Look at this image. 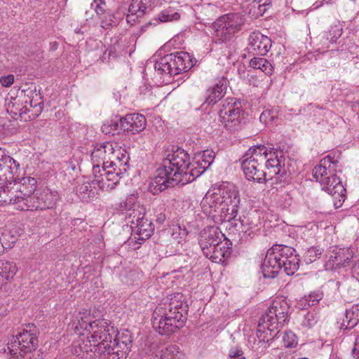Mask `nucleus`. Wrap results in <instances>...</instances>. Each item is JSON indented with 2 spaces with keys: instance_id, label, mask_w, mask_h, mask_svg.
<instances>
[{
  "instance_id": "f257e3e1",
  "label": "nucleus",
  "mask_w": 359,
  "mask_h": 359,
  "mask_svg": "<svg viewBox=\"0 0 359 359\" xmlns=\"http://www.w3.org/2000/svg\"><path fill=\"white\" fill-rule=\"evenodd\" d=\"M240 203L238 189L233 184L222 182L209 189L201 205L204 214L215 224L238 221L239 235L246 241L253 238L259 230L263 213L258 209L250 208L236 219Z\"/></svg>"
},
{
  "instance_id": "f03ea898",
  "label": "nucleus",
  "mask_w": 359,
  "mask_h": 359,
  "mask_svg": "<svg viewBox=\"0 0 359 359\" xmlns=\"http://www.w3.org/2000/svg\"><path fill=\"white\" fill-rule=\"evenodd\" d=\"M90 312L85 311L75 313L70 324L71 328L79 335L77 345L86 356L92 357L101 348H106L109 342L111 343L115 333L114 327L105 319L93 320Z\"/></svg>"
},
{
  "instance_id": "7ed1b4c3",
  "label": "nucleus",
  "mask_w": 359,
  "mask_h": 359,
  "mask_svg": "<svg viewBox=\"0 0 359 359\" xmlns=\"http://www.w3.org/2000/svg\"><path fill=\"white\" fill-rule=\"evenodd\" d=\"M194 180V170L188 153L182 149L170 153L155 172L149 190L157 194L175 185L183 186Z\"/></svg>"
},
{
  "instance_id": "20e7f679",
  "label": "nucleus",
  "mask_w": 359,
  "mask_h": 359,
  "mask_svg": "<svg viewBox=\"0 0 359 359\" xmlns=\"http://www.w3.org/2000/svg\"><path fill=\"white\" fill-rule=\"evenodd\" d=\"M188 308L186 297L182 293L163 299L153 313V327L162 335L173 333L184 325Z\"/></svg>"
},
{
  "instance_id": "39448f33",
  "label": "nucleus",
  "mask_w": 359,
  "mask_h": 359,
  "mask_svg": "<svg viewBox=\"0 0 359 359\" xmlns=\"http://www.w3.org/2000/svg\"><path fill=\"white\" fill-rule=\"evenodd\" d=\"M299 266L296 250L287 245H274L268 250L262 264L264 278H273L281 270L287 275H293Z\"/></svg>"
},
{
  "instance_id": "423d86ee",
  "label": "nucleus",
  "mask_w": 359,
  "mask_h": 359,
  "mask_svg": "<svg viewBox=\"0 0 359 359\" xmlns=\"http://www.w3.org/2000/svg\"><path fill=\"white\" fill-rule=\"evenodd\" d=\"M289 306L285 299H274L260 318L257 330L259 341H269L278 333L287 319Z\"/></svg>"
},
{
  "instance_id": "0eeeda50",
  "label": "nucleus",
  "mask_w": 359,
  "mask_h": 359,
  "mask_svg": "<svg viewBox=\"0 0 359 359\" xmlns=\"http://www.w3.org/2000/svg\"><path fill=\"white\" fill-rule=\"evenodd\" d=\"M203 255L215 263L223 262L231 253V242L217 226H208L199 235Z\"/></svg>"
},
{
  "instance_id": "6e6552de",
  "label": "nucleus",
  "mask_w": 359,
  "mask_h": 359,
  "mask_svg": "<svg viewBox=\"0 0 359 359\" xmlns=\"http://www.w3.org/2000/svg\"><path fill=\"white\" fill-rule=\"evenodd\" d=\"M337 163L331 155H327L314 167L312 174L316 181L320 183L322 190L330 195L344 198L346 189L337 176Z\"/></svg>"
},
{
  "instance_id": "1a4fd4ad",
  "label": "nucleus",
  "mask_w": 359,
  "mask_h": 359,
  "mask_svg": "<svg viewBox=\"0 0 359 359\" xmlns=\"http://www.w3.org/2000/svg\"><path fill=\"white\" fill-rule=\"evenodd\" d=\"M39 331L33 324H28L8 343L7 350L10 359H32L31 353L36 349L39 344Z\"/></svg>"
},
{
  "instance_id": "9d476101",
  "label": "nucleus",
  "mask_w": 359,
  "mask_h": 359,
  "mask_svg": "<svg viewBox=\"0 0 359 359\" xmlns=\"http://www.w3.org/2000/svg\"><path fill=\"white\" fill-rule=\"evenodd\" d=\"M266 151V147L259 144L250 147L243 156L241 167L247 180L258 183L266 181V172L262 169Z\"/></svg>"
},
{
  "instance_id": "9b49d317",
  "label": "nucleus",
  "mask_w": 359,
  "mask_h": 359,
  "mask_svg": "<svg viewBox=\"0 0 359 359\" xmlns=\"http://www.w3.org/2000/svg\"><path fill=\"white\" fill-rule=\"evenodd\" d=\"M342 33L343 28L340 23L331 25L319 36L318 50L323 54L330 52L331 57L342 52L353 53L358 47L351 43L349 45L348 41L350 42V40L342 39L337 43Z\"/></svg>"
},
{
  "instance_id": "f8f14e48",
  "label": "nucleus",
  "mask_w": 359,
  "mask_h": 359,
  "mask_svg": "<svg viewBox=\"0 0 359 359\" xmlns=\"http://www.w3.org/2000/svg\"><path fill=\"white\" fill-rule=\"evenodd\" d=\"M193 67L191 56L186 52L168 54L156 61L154 68L161 74L170 76L185 72Z\"/></svg>"
},
{
  "instance_id": "ddd939ff",
  "label": "nucleus",
  "mask_w": 359,
  "mask_h": 359,
  "mask_svg": "<svg viewBox=\"0 0 359 359\" xmlns=\"http://www.w3.org/2000/svg\"><path fill=\"white\" fill-rule=\"evenodd\" d=\"M242 20L238 14L228 13L212 24V35L216 43L229 41L240 29Z\"/></svg>"
},
{
  "instance_id": "4468645a",
  "label": "nucleus",
  "mask_w": 359,
  "mask_h": 359,
  "mask_svg": "<svg viewBox=\"0 0 359 359\" xmlns=\"http://www.w3.org/2000/svg\"><path fill=\"white\" fill-rule=\"evenodd\" d=\"M266 168L267 169V176L269 180H272L274 177H277L278 180H282L287 173V169L285 167V158L283 151L275 149L274 148H267L265 152Z\"/></svg>"
},
{
  "instance_id": "2eb2a0df",
  "label": "nucleus",
  "mask_w": 359,
  "mask_h": 359,
  "mask_svg": "<svg viewBox=\"0 0 359 359\" xmlns=\"http://www.w3.org/2000/svg\"><path fill=\"white\" fill-rule=\"evenodd\" d=\"M113 346L108 344L106 348H101L97 351L100 354L101 359H126L132 346V339L130 334L118 336L115 340Z\"/></svg>"
},
{
  "instance_id": "dca6fc26",
  "label": "nucleus",
  "mask_w": 359,
  "mask_h": 359,
  "mask_svg": "<svg viewBox=\"0 0 359 359\" xmlns=\"http://www.w3.org/2000/svg\"><path fill=\"white\" fill-rule=\"evenodd\" d=\"M129 160L130 156L127 151L117 144H113V151L105 168L123 177L129 168Z\"/></svg>"
},
{
  "instance_id": "f3484780",
  "label": "nucleus",
  "mask_w": 359,
  "mask_h": 359,
  "mask_svg": "<svg viewBox=\"0 0 359 359\" xmlns=\"http://www.w3.org/2000/svg\"><path fill=\"white\" fill-rule=\"evenodd\" d=\"M219 116L220 122L225 128L234 130L243 118V110L232 98L222 105L219 111Z\"/></svg>"
},
{
  "instance_id": "a211bd4d",
  "label": "nucleus",
  "mask_w": 359,
  "mask_h": 359,
  "mask_svg": "<svg viewBox=\"0 0 359 359\" xmlns=\"http://www.w3.org/2000/svg\"><path fill=\"white\" fill-rule=\"evenodd\" d=\"M355 251L351 248L334 249L325 264L326 270L334 271L349 266L352 263Z\"/></svg>"
},
{
  "instance_id": "6ab92c4d",
  "label": "nucleus",
  "mask_w": 359,
  "mask_h": 359,
  "mask_svg": "<svg viewBox=\"0 0 359 359\" xmlns=\"http://www.w3.org/2000/svg\"><path fill=\"white\" fill-rule=\"evenodd\" d=\"M113 151V143L104 142L102 144H97L91 153V163L93 165V174L95 175L100 172L101 170L104 171L105 166L108 164L110 154Z\"/></svg>"
},
{
  "instance_id": "aec40b11",
  "label": "nucleus",
  "mask_w": 359,
  "mask_h": 359,
  "mask_svg": "<svg viewBox=\"0 0 359 359\" xmlns=\"http://www.w3.org/2000/svg\"><path fill=\"white\" fill-rule=\"evenodd\" d=\"M133 218L129 222L132 224V228L135 231L139 241L148 239L154 232V226L148 219L144 218V211H133Z\"/></svg>"
},
{
  "instance_id": "412c9836",
  "label": "nucleus",
  "mask_w": 359,
  "mask_h": 359,
  "mask_svg": "<svg viewBox=\"0 0 359 359\" xmlns=\"http://www.w3.org/2000/svg\"><path fill=\"white\" fill-rule=\"evenodd\" d=\"M93 177L92 183L93 186L97 185L100 189L106 191L114 189L121 178L117 174L107 169L104 171L101 170L100 172L96 175L93 174Z\"/></svg>"
},
{
  "instance_id": "4be33fe9",
  "label": "nucleus",
  "mask_w": 359,
  "mask_h": 359,
  "mask_svg": "<svg viewBox=\"0 0 359 359\" xmlns=\"http://www.w3.org/2000/svg\"><path fill=\"white\" fill-rule=\"evenodd\" d=\"M249 48L255 54L265 55L271 47V40L259 32H254L248 38Z\"/></svg>"
},
{
  "instance_id": "5701e85b",
  "label": "nucleus",
  "mask_w": 359,
  "mask_h": 359,
  "mask_svg": "<svg viewBox=\"0 0 359 359\" xmlns=\"http://www.w3.org/2000/svg\"><path fill=\"white\" fill-rule=\"evenodd\" d=\"M146 127V118L140 114H130L121 118V128L123 132L137 133Z\"/></svg>"
},
{
  "instance_id": "b1692460",
  "label": "nucleus",
  "mask_w": 359,
  "mask_h": 359,
  "mask_svg": "<svg viewBox=\"0 0 359 359\" xmlns=\"http://www.w3.org/2000/svg\"><path fill=\"white\" fill-rule=\"evenodd\" d=\"M13 201L14 208L21 211L27 210H42L39 199L38 192L35 194H32L29 196H23V194H15Z\"/></svg>"
},
{
  "instance_id": "393cba45",
  "label": "nucleus",
  "mask_w": 359,
  "mask_h": 359,
  "mask_svg": "<svg viewBox=\"0 0 359 359\" xmlns=\"http://www.w3.org/2000/svg\"><path fill=\"white\" fill-rule=\"evenodd\" d=\"M76 194L78 197L83 201L88 203L93 201L98 196V193L93 186L92 180L89 182L86 177L77 181L76 187Z\"/></svg>"
},
{
  "instance_id": "a878e982",
  "label": "nucleus",
  "mask_w": 359,
  "mask_h": 359,
  "mask_svg": "<svg viewBox=\"0 0 359 359\" xmlns=\"http://www.w3.org/2000/svg\"><path fill=\"white\" fill-rule=\"evenodd\" d=\"M151 1L152 0H132L126 16L127 22L133 25L144 15L146 10L151 6Z\"/></svg>"
},
{
  "instance_id": "bb28decb",
  "label": "nucleus",
  "mask_w": 359,
  "mask_h": 359,
  "mask_svg": "<svg viewBox=\"0 0 359 359\" xmlns=\"http://www.w3.org/2000/svg\"><path fill=\"white\" fill-rule=\"evenodd\" d=\"M90 4L96 15L100 18L101 27L104 29H108L114 22V17L107 11L105 0H92Z\"/></svg>"
},
{
  "instance_id": "cd10ccee",
  "label": "nucleus",
  "mask_w": 359,
  "mask_h": 359,
  "mask_svg": "<svg viewBox=\"0 0 359 359\" xmlns=\"http://www.w3.org/2000/svg\"><path fill=\"white\" fill-rule=\"evenodd\" d=\"M227 81L224 77L216 80L214 86L208 90L205 102L214 104L220 100L226 93Z\"/></svg>"
},
{
  "instance_id": "c85d7f7f",
  "label": "nucleus",
  "mask_w": 359,
  "mask_h": 359,
  "mask_svg": "<svg viewBox=\"0 0 359 359\" xmlns=\"http://www.w3.org/2000/svg\"><path fill=\"white\" fill-rule=\"evenodd\" d=\"M215 156V153L212 150H205L197 156L196 162L197 165L195 166L194 164H192L194 180L201 175L210 167L214 161Z\"/></svg>"
},
{
  "instance_id": "c756f323",
  "label": "nucleus",
  "mask_w": 359,
  "mask_h": 359,
  "mask_svg": "<svg viewBox=\"0 0 359 359\" xmlns=\"http://www.w3.org/2000/svg\"><path fill=\"white\" fill-rule=\"evenodd\" d=\"M38 194L42 210L53 208L60 199V196L57 191L48 188L38 192Z\"/></svg>"
},
{
  "instance_id": "7c9ffc66",
  "label": "nucleus",
  "mask_w": 359,
  "mask_h": 359,
  "mask_svg": "<svg viewBox=\"0 0 359 359\" xmlns=\"http://www.w3.org/2000/svg\"><path fill=\"white\" fill-rule=\"evenodd\" d=\"M116 209L121 212H127L128 222L133 218V211H144L143 208L137 204V196L135 194L128 196L125 201L117 204Z\"/></svg>"
},
{
  "instance_id": "2f4dec72",
  "label": "nucleus",
  "mask_w": 359,
  "mask_h": 359,
  "mask_svg": "<svg viewBox=\"0 0 359 359\" xmlns=\"http://www.w3.org/2000/svg\"><path fill=\"white\" fill-rule=\"evenodd\" d=\"M359 323V304L353 305L346 309L345 316L341 323L340 328L350 330L353 328Z\"/></svg>"
},
{
  "instance_id": "473e14b6",
  "label": "nucleus",
  "mask_w": 359,
  "mask_h": 359,
  "mask_svg": "<svg viewBox=\"0 0 359 359\" xmlns=\"http://www.w3.org/2000/svg\"><path fill=\"white\" fill-rule=\"evenodd\" d=\"M19 182L15 190H13L15 194H23V196H29L34 193L36 189V180L32 177H25L19 179Z\"/></svg>"
},
{
  "instance_id": "72a5a7b5",
  "label": "nucleus",
  "mask_w": 359,
  "mask_h": 359,
  "mask_svg": "<svg viewBox=\"0 0 359 359\" xmlns=\"http://www.w3.org/2000/svg\"><path fill=\"white\" fill-rule=\"evenodd\" d=\"M22 102L19 97H11L10 99H6L5 104L6 111L11 114L22 116L23 114L29 111L27 105L23 106Z\"/></svg>"
},
{
  "instance_id": "f704fd0d",
  "label": "nucleus",
  "mask_w": 359,
  "mask_h": 359,
  "mask_svg": "<svg viewBox=\"0 0 359 359\" xmlns=\"http://www.w3.org/2000/svg\"><path fill=\"white\" fill-rule=\"evenodd\" d=\"M250 67L261 70L266 75H271L273 72L271 62L264 57H253L250 61Z\"/></svg>"
},
{
  "instance_id": "c9c22d12",
  "label": "nucleus",
  "mask_w": 359,
  "mask_h": 359,
  "mask_svg": "<svg viewBox=\"0 0 359 359\" xmlns=\"http://www.w3.org/2000/svg\"><path fill=\"white\" fill-rule=\"evenodd\" d=\"M18 270L16 264L13 262H3L0 264V274L5 282L13 278Z\"/></svg>"
},
{
  "instance_id": "e433bc0d",
  "label": "nucleus",
  "mask_w": 359,
  "mask_h": 359,
  "mask_svg": "<svg viewBox=\"0 0 359 359\" xmlns=\"http://www.w3.org/2000/svg\"><path fill=\"white\" fill-rule=\"evenodd\" d=\"M33 94H34L35 96H32V98L29 97H27L23 102H25V105L27 106L28 109H29V111L31 109H32L34 111L32 115L38 116L43 109V102L40 100V96L34 93H33Z\"/></svg>"
},
{
  "instance_id": "4c0bfd02",
  "label": "nucleus",
  "mask_w": 359,
  "mask_h": 359,
  "mask_svg": "<svg viewBox=\"0 0 359 359\" xmlns=\"http://www.w3.org/2000/svg\"><path fill=\"white\" fill-rule=\"evenodd\" d=\"M182 353L177 345H170L161 351L159 359H181Z\"/></svg>"
},
{
  "instance_id": "58836bf2",
  "label": "nucleus",
  "mask_w": 359,
  "mask_h": 359,
  "mask_svg": "<svg viewBox=\"0 0 359 359\" xmlns=\"http://www.w3.org/2000/svg\"><path fill=\"white\" fill-rule=\"evenodd\" d=\"M123 131L121 128V118L118 120H111L104 123L102 126V131L106 135H114Z\"/></svg>"
},
{
  "instance_id": "ea45409f",
  "label": "nucleus",
  "mask_w": 359,
  "mask_h": 359,
  "mask_svg": "<svg viewBox=\"0 0 359 359\" xmlns=\"http://www.w3.org/2000/svg\"><path fill=\"white\" fill-rule=\"evenodd\" d=\"M323 252V249L318 247L313 246L308 248L304 254V260L306 264H311L319 259Z\"/></svg>"
},
{
  "instance_id": "a19ab883",
  "label": "nucleus",
  "mask_w": 359,
  "mask_h": 359,
  "mask_svg": "<svg viewBox=\"0 0 359 359\" xmlns=\"http://www.w3.org/2000/svg\"><path fill=\"white\" fill-rule=\"evenodd\" d=\"M15 193L8 187L0 186V205H13Z\"/></svg>"
},
{
  "instance_id": "79ce46f5",
  "label": "nucleus",
  "mask_w": 359,
  "mask_h": 359,
  "mask_svg": "<svg viewBox=\"0 0 359 359\" xmlns=\"http://www.w3.org/2000/svg\"><path fill=\"white\" fill-rule=\"evenodd\" d=\"M323 298V293L317 291L305 296L300 300V305L303 306V309H306L307 306H314L319 302Z\"/></svg>"
},
{
  "instance_id": "37998d69",
  "label": "nucleus",
  "mask_w": 359,
  "mask_h": 359,
  "mask_svg": "<svg viewBox=\"0 0 359 359\" xmlns=\"http://www.w3.org/2000/svg\"><path fill=\"white\" fill-rule=\"evenodd\" d=\"M171 236L174 240L178 243L184 241L187 236V231L186 228L181 226L180 224H172L170 227Z\"/></svg>"
},
{
  "instance_id": "c03bdc74",
  "label": "nucleus",
  "mask_w": 359,
  "mask_h": 359,
  "mask_svg": "<svg viewBox=\"0 0 359 359\" xmlns=\"http://www.w3.org/2000/svg\"><path fill=\"white\" fill-rule=\"evenodd\" d=\"M2 170H7L13 175V177L15 179L14 180L16 181L14 176L18 175L20 164L9 156L6 157L5 162L2 163Z\"/></svg>"
},
{
  "instance_id": "a18cd8bd",
  "label": "nucleus",
  "mask_w": 359,
  "mask_h": 359,
  "mask_svg": "<svg viewBox=\"0 0 359 359\" xmlns=\"http://www.w3.org/2000/svg\"><path fill=\"white\" fill-rule=\"evenodd\" d=\"M283 343L285 348H294L298 344V339L296 334L290 330L284 332L283 336Z\"/></svg>"
},
{
  "instance_id": "49530a36",
  "label": "nucleus",
  "mask_w": 359,
  "mask_h": 359,
  "mask_svg": "<svg viewBox=\"0 0 359 359\" xmlns=\"http://www.w3.org/2000/svg\"><path fill=\"white\" fill-rule=\"evenodd\" d=\"M0 240L4 250L5 249L11 248L16 243L18 238L17 236L11 233V232L4 231L0 237Z\"/></svg>"
},
{
  "instance_id": "de8ad7c7",
  "label": "nucleus",
  "mask_w": 359,
  "mask_h": 359,
  "mask_svg": "<svg viewBox=\"0 0 359 359\" xmlns=\"http://www.w3.org/2000/svg\"><path fill=\"white\" fill-rule=\"evenodd\" d=\"M318 321V316L314 311H309L304 315V319L302 321V325L307 329L313 327Z\"/></svg>"
},
{
  "instance_id": "09e8293b",
  "label": "nucleus",
  "mask_w": 359,
  "mask_h": 359,
  "mask_svg": "<svg viewBox=\"0 0 359 359\" xmlns=\"http://www.w3.org/2000/svg\"><path fill=\"white\" fill-rule=\"evenodd\" d=\"M179 18L180 14L173 9H165L158 14V20L163 22H170Z\"/></svg>"
},
{
  "instance_id": "8fccbe9b",
  "label": "nucleus",
  "mask_w": 359,
  "mask_h": 359,
  "mask_svg": "<svg viewBox=\"0 0 359 359\" xmlns=\"http://www.w3.org/2000/svg\"><path fill=\"white\" fill-rule=\"evenodd\" d=\"M318 230V226L314 224H308L306 226L300 227L302 237L305 240H309L316 236Z\"/></svg>"
},
{
  "instance_id": "3c124183",
  "label": "nucleus",
  "mask_w": 359,
  "mask_h": 359,
  "mask_svg": "<svg viewBox=\"0 0 359 359\" xmlns=\"http://www.w3.org/2000/svg\"><path fill=\"white\" fill-rule=\"evenodd\" d=\"M278 111L276 109L264 110L260 115V121L266 125L273 123L277 118Z\"/></svg>"
},
{
  "instance_id": "603ef678",
  "label": "nucleus",
  "mask_w": 359,
  "mask_h": 359,
  "mask_svg": "<svg viewBox=\"0 0 359 359\" xmlns=\"http://www.w3.org/2000/svg\"><path fill=\"white\" fill-rule=\"evenodd\" d=\"M108 54L109 58H115L121 54V50L118 44L111 46L104 53V55Z\"/></svg>"
},
{
  "instance_id": "864d4df0",
  "label": "nucleus",
  "mask_w": 359,
  "mask_h": 359,
  "mask_svg": "<svg viewBox=\"0 0 359 359\" xmlns=\"http://www.w3.org/2000/svg\"><path fill=\"white\" fill-rule=\"evenodd\" d=\"M351 272L353 276H359V255H354L352 261Z\"/></svg>"
},
{
  "instance_id": "5fc2aeb1",
  "label": "nucleus",
  "mask_w": 359,
  "mask_h": 359,
  "mask_svg": "<svg viewBox=\"0 0 359 359\" xmlns=\"http://www.w3.org/2000/svg\"><path fill=\"white\" fill-rule=\"evenodd\" d=\"M13 82H14V76L13 74L4 76L0 79V83L4 87L11 86L13 83Z\"/></svg>"
},
{
  "instance_id": "6e6d98bb",
  "label": "nucleus",
  "mask_w": 359,
  "mask_h": 359,
  "mask_svg": "<svg viewBox=\"0 0 359 359\" xmlns=\"http://www.w3.org/2000/svg\"><path fill=\"white\" fill-rule=\"evenodd\" d=\"M230 358H240L243 356V351L238 346L232 347L229 351Z\"/></svg>"
},
{
  "instance_id": "4d7b16f0",
  "label": "nucleus",
  "mask_w": 359,
  "mask_h": 359,
  "mask_svg": "<svg viewBox=\"0 0 359 359\" xmlns=\"http://www.w3.org/2000/svg\"><path fill=\"white\" fill-rule=\"evenodd\" d=\"M270 1L271 0H252L253 7H257L260 11H264L265 8L262 9V8L269 5Z\"/></svg>"
},
{
  "instance_id": "13d9d810",
  "label": "nucleus",
  "mask_w": 359,
  "mask_h": 359,
  "mask_svg": "<svg viewBox=\"0 0 359 359\" xmlns=\"http://www.w3.org/2000/svg\"><path fill=\"white\" fill-rule=\"evenodd\" d=\"M352 353L355 359H359V335L355 339V345Z\"/></svg>"
},
{
  "instance_id": "bf43d9fd",
  "label": "nucleus",
  "mask_w": 359,
  "mask_h": 359,
  "mask_svg": "<svg viewBox=\"0 0 359 359\" xmlns=\"http://www.w3.org/2000/svg\"><path fill=\"white\" fill-rule=\"evenodd\" d=\"M4 150L0 148V169L2 170V163L5 162L6 157H8Z\"/></svg>"
},
{
  "instance_id": "052dcab7",
  "label": "nucleus",
  "mask_w": 359,
  "mask_h": 359,
  "mask_svg": "<svg viewBox=\"0 0 359 359\" xmlns=\"http://www.w3.org/2000/svg\"><path fill=\"white\" fill-rule=\"evenodd\" d=\"M166 219V216L164 213H160L156 216V222L163 224Z\"/></svg>"
},
{
  "instance_id": "680f3d73",
  "label": "nucleus",
  "mask_w": 359,
  "mask_h": 359,
  "mask_svg": "<svg viewBox=\"0 0 359 359\" xmlns=\"http://www.w3.org/2000/svg\"><path fill=\"white\" fill-rule=\"evenodd\" d=\"M336 0H323V4H330L335 2Z\"/></svg>"
},
{
  "instance_id": "e2e57ef3",
  "label": "nucleus",
  "mask_w": 359,
  "mask_h": 359,
  "mask_svg": "<svg viewBox=\"0 0 359 359\" xmlns=\"http://www.w3.org/2000/svg\"><path fill=\"white\" fill-rule=\"evenodd\" d=\"M52 48L53 49H56L57 48V43L56 42H54L52 45Z\"/></svg>"
},
{
  "instance_id": "0e129e2a",
  "label": "nucleus",
  "mask_w": 359,
  "mask_h": 359,
  "mask_svg": "<svg viewBox=\"0 0 359 359\" xmlns=\"http://www.w3.org/2000/svg\"><path fill=\"white\" fill-rule=\"evenodd\" d=\"M75 32H76V33H81V34H83V32H81V29H80V28H79V29H76Z\"/></svg>"
},
{
  "instance_id": "69168bd1",
  "label": "nucleus",
  "mask_w": 359,
  "mask_h": 359,
  "mask_svg": "<svg viewBox=\"0 0 359 359\" xmlns=\"http://www.w3.org/2000/svg\"><path fill=\"white\" fill-rule=\"evenodd\" d=\"M231 359H245V357H240V358H231Z\"/></svg>"
}]
</instances>
